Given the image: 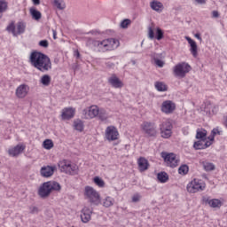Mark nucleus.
<instances>
[{
    "mask_svg": "<svg viewBox=\"0 0 227 227\" xmlns=\"http://www.w3.org/2000/svg\"><path fill=\"white\" fill-rule=\"evenodd\" d=\"M29 63L34 68H36V70L43 74L49 72V70H52L51 58L42 51H32L29 56Z\"/></svg>",
    "mask_w": 227,
    "mask_h": 227,
    "instance_id": "1",
    "label": "nucleus"
},
{
    "mask_svg": "<svg viewBox=\"0 0 227 227\" xmlns=\"http://www.w3.org/2000/svg\"><path fill=\"white\" fill-rule=\"evenodd\" d=\"M52 191H61V184L56 181L44 182L39 187L37 194L43 200H45L51 196Z\"/></svg>",
    "mask_w": 227,
    "mask_h": 227,
    "instance_id": "2",
    "label": "nucleus"
},
{
    "mask_svg": "<svg viewBox=\"0 0 227 227\" xmlns=\"http://www.w3.org/2000/svg\"><path fill=\"white\" fill-rule=\"evenodd\" d=\"M59 168L61 173H66V175H71L72 176L79 175V167L67 160L60 161Z\"/></svg>",
    "mask_w": 227,
    "mask_h": 227,
    "instance_id": "3",
    "label": "nucleus"
},
{
    "mask_svg": "<svg viewBox=\"0 0 227 227\" xmlns=\"http://www.w3.org/2000/svg\"><path fill=\"white\" fill-rule=\"evenodd\" d=\"M84 196L89 200L91 205H95L96 207L100 205V193H98V192H97L93 187L85 186Z\"/></svg>",
    "mask_w": 227,
    "mask_h": 227,
    "instance_id": "4",
    "label": "nucleus"
},
{
    "mask_svg": "<svg viewBox=\"0 0 227 227\" xmlns=\"http://www.w3.org/2000/svg\"><path fill=\"white\" fill-rule=\"evenodd\" d=\"M141 129L147 137H157L159 130L157 129V124L153 121H145L141 124Z\"/></svg>",
    "mask_w": 227,
    "mask_h": 227,
    "instance_id": "5",
    "label": "nucleus"
},
{
    "mask_svg": "<svg viewBox=\"0 0 227 227\" xmlns=\"http://www.w3.org/2000/svg\"><path fill=\"white\" fill-rule=\"evenodd\" d=\"M192 70V67H191V65H189L186 62H181L176 64L173 68V74L175 77H180V79H184L187 74H189V71Z\"/></svg>",
    "mask_w": 227,
    "mask_h": 227,
    "instance_id": "6",
    "label": "nucleus"
},
{
    "mask_svg": "<svg viewBox=\"0 0 227 227\" xmlns=\"http://www.w3.org/2000/svg\"><path fill=\"white\" fill-rule=\"evenodd\" d=\"M206 187L207 184L203 181L200 179H193L187 184L186 189L188 192L194 194L196 192H203V190L206 189Z\"/></svg>",
    "mask_w": 227,
    "mask_h": 227,
    "instance_id": "7",
    "label": "nucleus"
},
{
    "mask_svg": "<svg viewBox=\"0 0 227 227\" xmlns=\"http://www.w3.org/2000/svg\"><path fill=\"white\" fill-rule=\"evenodd\" d=\"M87 46L90 47V49H97L98 52H107V42H106V39L103 41H98L95 39H88L87 40Z\"/></svg>",
    "mask_w": 227,
    "mask_h": 227,
    "instance_id": "8",
    "label": "nucleus"
},
{
    "mask_svg": "<svg viewBox=\"0 0 227 227\" xmlns=\"http://www.w3.org/2000/svg\"><path fill=\"white\" fill-rule=\"evenodd\" d=\"M166 164L168 168H176L180 163V160L176 158V154L170 153L162 155Z\"/></svg>",
    "mask_w": 227,
    "mask_h": 227,
    "instance_id": "9",
    "label": "nucleus"
},
{
    "mask_svg": "<svg viewBox=\"0 0 227 227\" xmlns=\"http://www.w3.org/2000/svg\"><path fill=\"white\" fill-rule=\"evenodd\" d=\"M29 93V85L23 83L17 87L15 95L17 98H26Z\"/></svg>",
    "mask_w": 227,
    "mask_h": 227,
    "instance_id": "10",
    "label": "nucleus"
},
{
    "mask_svg": "<svg viewBox=\"0 0 227 227\" xmlns=\"http://www.w3.org/2000/svg\"><path fill=\"white\" fill-rule=\"evenodd\" d=\"M175 109H176V105L171 100H166L161 105V113H164L165 114H172V113L175 112Z\"/></svg>",
    "mask_w": 227,
    "mask_h": 227,
    "instance_id": "11",
    "label": "nucleus"
},
{
    "mask_svg": "<svg viewBox=\"0 0 227 227\" xmlns=\"http://www.w3.org/2000/svg\"><path fill=\"white\" fill-rule=\"evenodd\" d=\"M118 129L114 126H108L106 129V137L108 141H116L118 139Z\"/></svg>",
    "mask_w": 227,
    "mask_h": 227,
    "instance_id": "12",
    "label": "nucleus"
},
{
    "mask_svg": "<svg viewBox=\"0 0 227 227\" xmlns=\"http://www.w3.org/2000/svg\"><path fill=\"white\" fill-rule=\"evenodd\" d=\"M56 171V166H43L40 169L41 176L43 178H50V176H52L54 175V172Z\"/></svg>",
    "mask_w": 227,
    "mask_h": 227,
    "instance_id": "13",
    "label": "nucleus"
},
{
    "mask_svg": "<svg viewBox=\"0 0 227 227\" xmlns=\"http://www.w3.org/2000/svg\"><path fill=\"white\" fill-rule=\"evenodd\" d=\"M108 84L112 86V88H115L116 90L121 89L123 86V82L118 78V76L115 74H113L109 78H108Z\"/></svg>",
    "mask_w": 227,
    "mask_h": 227,
    "instance_id": "14",
    "label": "nucleus"
},
{
    "mask_svg": "<svg viewBox=\"0 0 227 227\" xmlns=\"http://www.w3.org/2000/svg\"><path fill=\"white\" fill-rule=\"evenodd\" d=\"M202 201H203V203H205V205H209V207H211V208H221V207L223 205V203L221 202V200L219 199L210 200L209 198L203 197Z\"/></svg>",
    "mask_w": 227,
    "mask_h": 227,
    "instance_id": "15",
    "label": "nucleus"
},
{
    "mask_svg": "<svg viewBox=\"0 0 227 227\" xmlns=\"http://www.w3.org/2000/svg\"><path fill=\"white\" fill-rule=\"evenodd\" d=\"M75 116V108L66 107L62 110L61 119L62 120H72Z\"/></svg>",
    "mask_w": 227,
    "mask_h": 227,
    "instance_id": "16",
    "label": "nucleus"
},
{
    "mask_svg": "<svg viewBox=\"0 0 227 227\" xmlns=\"http://www.w3.org/2000/svg\"><path fill=\"white\" fill-rule=\"evenodd\" d=\"M185 40L190 45L191 54L193 56V58H198V44L196 43V41L192 40V38L189 36H185Z\"/></svg>",
    "mask_w": 227,
    "mask_h": 227,
    "instance_id": "17",
    "label": "nucleus"
},
{
    "mask_svg": "<svg viewBox=\"0 0 227 227\" xmlns=\"http://www.w3.org/2000/svg\"><path fill=\"white\" fill-rule=\"evenodd\" d=\"M26 150V145H17L16 146L11 148L8 150L9 155L12 157H17L22 153Z\"/></svg>",
    "mask_w": 227,
    "mask_h": 227,
    "instance_id": "18",
    "label": "nucleus"
},
{
    "mask_svg": "<svg viewBox=\"0 0 227 227\" xmlns=\"http://www.w3.org/2000/svg\"><path fill=\"white\" fill-rule=\"evenodd\" d=\"M91 214H93V210H91L88 207H84L82 209V214H81V219L83 223H90L91 221Z\"/></svg>",
    "mask_w": 227,
    "mask_h": 227,
    "instance_id": "19",
    "label": "nucleus"
},
{
    "mask_svg": "<svg viewBox=\"0 0 227 227\" xmlns=\"http://www.w3.org/2000/svg\"><path fill=\"white\" fill-rule=\"evenodd\" d=\"M105 40L106 42L108 51H114V49H118V47H120V41L116 38H108Z\"/></svg>",
    "mask_w": 227,
    "mask_h": 227,
    "instance_id": "20",
    "label": "nucleus"
},
{
    "mask_svg": "<svg viewBox=\"0 0 227 227\" xmlns=\"http://www.w3.org/2000/svg\"><path fill=\"white\" fill-rule=\"evenodd\" d=\"M100 109L97 106H90L88 110H83V113H88V116L90 119L97 118L98 116Z\"/></svg>",
    "mask_w": 227,
    "mask_h": 227,
    "instance_id": "21",
    "label": "nucleus"
},
{
    "mask_svg": "<svg viewBox=\"0 0 227 227\" xmlns=\"http://www.w3.org/2000/svg\"><path fill=\"white\" fill-rule=\"evenodd\" d=\"M150 6L152 10L157 12V13H162V10H164V4L161 2L153 0L150 3Z\"/></svg>",
    "mask_w": 227,
    "mask_h": 227,
    "instance_id": "22",
    "label": "nucleus"
},
{
    "mask_svg": "<svg viewBox=\"0 0 227 227\" xmlns=\"http://www.w3.org/2000/svg\"><path fill=\"white\" fill-rule=\"evenodd\" d=\"M137 163L139 171H146V169H148V166H150L148 160H146L145 157H140Z\"/></svg>",
    "mask_w": 227,
    "mask_h": 227,
    "instance_id": "23",
    "label": "nucleus"
},
{
    "mask_svg": "<svg viewBox=\"0 0 227 227\" xmlns=\"http://www.w3.org/2000/svg\"><path fill=\"white\" fill-rule=\"evenodd\" d=\"M207 129H197L196 130V139H200V141H207Z\"/></svg>",
    "mask_w": 227,
    "mask_h": 227,
    "instance_id": "24",
    "label": "nucleus"
},
{
    "mask_svg": "<svg viewBox=\"0 0 227 227\" xmlns=\"http://www.w3.org/2000/svg\"><path fill=\"white\" fill-rule=\"evenodd\" d=\"M101 205L105 207V208H109L110 207H113L114 205V200L113 197H106L105 199L100 200Z\"/></svg>",
    "mask_w": 227,
    "mask_h": 227,
    "instance_id": "25",
    "label": "nucleus"
},
{
    "mask_svg": "<svg viewBox=\"0 0 227 227\" xmlns=\"http://www.w3.org/2000/svg\"><path fill=\"white\" fill-rule=\"evenodd\" d=\"M73 127L77 132H82L84 130V121H81V119L75 120L74 121Z\"/></svg>",
    "mask_w": 227,
    "mask_h": 227,
    "instance_id": "26",
    "label": "nucleus"
},
{
    "mask_svg": "<svg viewBox=\"0 0 227 227\" xmlns=\"http://www.w3.org/2000/svg\"><path fill=\"white\" fill-rule=\"evenodd\" d=\"M29 12H30V15H31L32 19H34V20H40V19H42V12H40V11L36 10V8L31 7L29 9Z\"/></svg>",
    "mask_w": 227,
    "mask_h": 227,
    "instance_id": "27",
    "label": "nucleus"
},
{
    "mask_svg": "<svg viewBox=\"0 0 227 227\" xmlns=\"http://www.w3.org/2000/svg\"><path fill=\"white\" fill-rule=\"evenodd\" d=\"M157 179L160 184H166V182L169 180V176L168 175L167 172L161 171L157 174Z\"/></svg>",
    "mask_w": 227,
    "mask_h": 227,
    "instance_id": "28",
    "label": "nucleus"
},
{
    "mask_svg": "<svg viewBox=\"0 0 227 227\" xmlns=\"http://www.w3.org/2000/svg\"><path fill=\"white\" fill-rule=\"evenodd\" d=\"M17 31H16V36L18 35H24L26 33V23L22 21H19L16 25Z\"/></svg>",
    "mask_w": 227,
    "mask_h": 227,
    "instance_id": "29",
    "label": "nucleus"
},
{
    "mask_svg": "<svg viewBox=\"0 0 227 227\" xmlns=\"http://www.w3.org/2000/svg\"><path fill=\"white\" fill-rule=\"evenodd\" d=\"M154 88L157 91H168V85L164 83V82H155Z\"/></svg>",
    "mask_w": 227,
    "mask_h": 227,
    "instance_id": "30",
    "label": "nucleus"
},
{
    "mask_svg": "<svg viewBox=\"0 0 227 227\" xmlns=\"http://www.w3.org/2000/svg\"><path fill=\"white\" fill-rule=\"evenodd\" d=\"M98 118L100 120V121H107L109 114H107V111H106L104 108H101L99 109Z\"/></svg>",
    "mask_w": 227,
    "mask_h": 227,
    "instance_id": "31",
    "label": "nucleus"
},
{
    "mask_svg": "<svg viewBox=\"0 0 227 227\" xmlns=\"http://www.w3.org/2000/svg\"><path fill=\"white\" fill-rule=\"evenodd\" d=\"M160 134L163 139H169L173 136V129H160Z\"/></svg>",
    "mask_w": 227,
    "mask_h": 227,
    "instance_id": "32",
    "label": "nucleus"
},
{
    "mask_svg": "<svg viewBox=\"0 0 227 227\" xmlns=\"http://www.w3.org/2000/svg\"><path fill=\"white\" fill-rule=\"evenodd\" d=\"M51 75L49 74H43L41 78H40V83L43 84V86H50L51 85Z\"/></svg>",
    "mask_w": 227,
    "mask_h": 227,
    "instance_id": "33",
    "label": "nucleus"
},
{
    "mask_svg": "<svg viewBox=\"0 0 227 227\" xmlns=\"http://www.w3.org/2000/svg\"><path fill=\"white\" fill-rule=\"evenodd\" d=\"M160 129H173V123L169 121H164L159 125Z\"/></svg>",
    "mask_w": 227,
    "mask_h": 227,
    "instance_id": "34",
    "label": "nucleus"
},
{
    "mask_svg": "<svg viewBox=\"0 0 227 227\" xmlns=\"http://www.w3.org/2000/svg\"><path fill=\"white\" fill-rule=\"evenodd\" d=\"M53 6H56L58 10H65V8H67V4L63 0H54Z\"/></svg>",
    "mask_w": 227,
    "mask_h": 227,
    "instance_id": "35",
    "label": "nucleus"
},
{
    "mask_svg": "<svg viewBox=\"0 0 227 227\" xmlns=\"http://www.w3.org/2000/svg\"><path fill=\"white\" fill-rule=\"evenodd\" d=\"M8 10V2L5 0H0V19L3 17V13Z\"/></svg>",
    "mask_w": 227,
    "mask_h": 227,
    "instance_id": "36",
    "label": "nucleus"
},
{
    "mask_svg": "<svg viewBox=\"0 0 227 227\" xmlns=\"http://www.w3.org/2000/svg\"><path fill=\"white\" fill-rule=\"evenodd\" d=\"M43 146L45 150H51V148H54V142L51 139H45L43 142Z\"/></svg>",
    "mask_w": 227,
    "mask_h": 227,
    "instance_id": "37",
    "label": "nucleus"
},
{
    "mask_svg": "<svg viewBox=\"0 0 227 227\" xmlns=\"http://www.w3.org/2000/svg\"><path fill=\"white\" fill-rule=\"evenodd\" d=\"M211 134L215 137V136H223V128L216 126L211 130Z\"/></svg>",
    "mask_w": 227,
    "mask_h": 227,
    "instance_id": "38",
    "label": "nucleus"
},
{
    "mask_svg": "<svg viewBox=\"0 0 227 227\" xmlns=\"http://www.w3.org/2000/svg\"><path fill=\"white\" fill-rule=\"evenodd\" d=\"M179 175H187L189 173V166L187 165H181L178 168Z\"/></svg>",
    "mask_w": 227,
    "mask_h": 227,
    "instance_id": "39",
    "label": "nucleus"
},
{
    "mask_svg": "<svg viewBox=\"0 0 227 227\" xmlns=\"http://www.w3.org/2000/svg\"><path fill=\"white\" fill-rule=\"evenodd\" d=\"M6 30L9 33H12L13 36H17V30H15V22H12L7 27Z\"/></svg>",
    "mask_w": 227,
    "mask_h": 227,
    "instance_id": "40",
    "label": "nucleus"
},
{
    "mask_svg": "<svg viewBox=\"0 0 227 227\" xmlns=\"http://www.w3.org/2000/svg\"><path fill=\"white\" fill-rule=\"evenodd\" d=\"M93 182L96 184V185H98V187H105L106 185V182H104L99 176L94 177Z\"/></svg>",
    "mask_w": 227,
    "mask_h": 227,
    "instance_id": "41",
    "label": "nucleus"
},
{
    "mask_svg": "<svg viewBox=\"0 0 227 227\" xmlns=\"http://www.w3.org/2000/svg\"><path fill=\"white\" fill-rule=\"evenodd\" d=\"M153 61L157 67H160V68H162L164 67V61L159 59V54L153 55Z\"/></svg>",
    "mask_w": 227,
    "mask_h": 227,
    "instance_id": "42",
    "label": "nucleus"
},
{
    "mask_svg": "<svg viewBox=\"0 0 227 227\" xmlns=\"http://www.w3.org/2000/svg\"><path fill=\"white\" fill-rule=\"evenodd\" d=\"M201 141L202 140H198V141L194 142V144H193L194 150H205L204 144Z\"/></svg>",
    "mask_w": 227,
    "mask_h": 227,
    "instance_id": "43",
    "label": "nucleus"
},
{
    "mask_svg": "<svg viewBox=\"0 0 227 227\" xmlns=\"http://www.w3.org/2000/svg\"><path fill=\"white\" fill-rule=\"evenodd\" d=\"M205 171H214L215 169V165L211 162H205L203 164Z\"/></svg>",
    "mask_w": 227,
    "mask_h": 227,
    "instance_id": "44",
    "label": "nucleus"
},
{
    "mask_svg": "<svg viewBox=\"0 0 227 227\" xmlns=\"http://www.w3.org/2000/svg\"><path fill=\"white\" fill-rule=\"evenodd\" d=\"M156 40H162L164 38V31H162V28L157 27L156 28V35H155Z\"/></svg>",
    "mask_w": 227,
    "mask_h": 227,
    "instance_id": "45",
    "label": "nucleus"
},
{
    "mask_svg": "<svg viewBox=\"0 0 227 227\" xmlns=\"http://www.w3.org/2000/svg\"><path fill=\"white\" fill-rule=\"evenodd\" d=\"M130 20L129 19H125L121 22V27L122 29H127V27H129V26H130Z\"/></svg>",
    "mask_w": 227,
    "mask_h": 227,
    "instance_id": "46",
    "label": "nucleus"
},
{
    "mask_svg": "<svg viewBox=\"0 0 227 227\" xmlns=\"http://www.w3.org/2000/svg\"><path fill=\"white\" fill-rule=\"evenodd\" d=\"M219 112V106L214 105L209 107V114H217Z\"/></svg>",
    "mask_w": 227,
    "mask_h": 227,
    "instance_id": "47",
    "label": "nucleus"
},
{
    "mask_svg": "<svg viewBox=\"0 0 227 227\" xmlns=\"http://www.w3.org/2000/svg\"><path fill=\"white\" fill-rule=\"evenodd\" d=\"M131 200L133 203H138V201H141V195L139 193H135L132 196Z\"/></svg>",
    "mask_w": 227,
    "mask_h": 227,
    "instance_id": "48",
    "label": "nucleus"
},
{
    "mask_svg": "<svg viewBox=\"0 0 227 227\" xmlns=\"http://www.w3.org/2000/svg\"><path fill=\"white\" fill-rule=\"evenodd\" d=\"M148 36L150 40H153V38H155V32L153 31V28H152V27H149L148 28Z\"/></svg>",
    "mask_w": 227,
    "mask_h": 227,
    "instance_id": "49",
    "label": "nucleus"
},
{
    "mask_svg": "<svg viewBox=\"0 0 227 227\" xmlns=\"http://www.w3.org/2000/svg\"><path fill=\"white\" fill-rule=\"evenodd\" d=\"M29 210L30 214H38L40 212V209L36 206L30 207Z\"/></svg>",
    "mask_w": 227,
    "mask_h": 227,
    "instance_id": "50",
    "label": "nucleus"
},
{
    "mask_svg": "<svg viewBox=\"0 0 227 227\" xmlns=\"http://www.w3.org/2000/svg\"><path fill=\"white\" fill-rule=\"evenodd\" d=\"M40 47H44V49H47L49 47V41L47 40H42L39 42Z\"/></svg>",
    "mask_w": 227,
    "mask_h": 227,
    "instance_id": "51",
    "label": "nucleus"
},
{
    "mask_svg": "<svg viewBox=\"0 0 227 227\" xmlns=\"http://www.w3.org/2000/svg\"><path fill=\"white\" fill-rule=\"evenodd\" d=\"M74 56L76 58V59H81V53L79 52V50H75L74 51Z\"/></svg>",
    "mask_w": 227,
    "mask_h": 227,
    "instance_id": "52",
    "label": "nucleus"
},
{
    "mask_svg": "<svg viewBox=\"0 0 227 227\" xmlns=\"http://www.w3.org/2000/svg\"><path fill=\"white\" fill-rule=\"evenodd\" d=\"M212 146V142L211 141H206L204 144V150H207V148Z\"/></svg>",
    "mask_w": 227,
    "mask_h": 227,
    "instance_id": "53",
    "label": "nucleus"
},
{
    "mask_svg": "<svg viewBox=\"0 0 227 227\" xmlns=\"http://www.w3.org/2000/svg\"><path fill=\"white\" fill-rule=\"evenodd\" d=\"M212 16H213L214 19H217L219 17V12L213 11L212 12Z\"/></svg>",
    "mask_w": 227,
    "mask_h": 227,
    "instance_id": "54",
    "label": "nucleus"
},
{
    "mask_svg": "<svg viewBox=\"0 0 227 227\" xmlns=\"http://www.w3.org/2000/svg\"><path fill=\"white\" fill-rule=\"evenodd\" d=\"M106 67L108 68H114V63H113V62H106Z\"/></svg>",
    "mask_w": 227,
    "mask_h": 227,
    "instance_id": "55",
    "label": "nucleus"
},
{
    "mask_svg": "<svg viewBox=\"0 0 227 227\" xmlns=\"http://www.w3.org/2000/svg\"><path fill=\"white\" fill-rule=\"evenodd\" d=\"M196 3H198V4H207V0H195Z\"/></svg>",
    "mask_w": 227,
    "mask_h": 227,
    "instance_id": "56",
    "label": "nucleus"
},
{
    "mask_svg": "<svg viewBox=\"0 0 227 227\" xmlns=\"http://www.w3.org/2000/svg\"><path fill=\"white\" fill-rule=\"evenodd\" d=\"M195 38H197V39H199L200 40V42H202V38H201V34H200V33H197V34H195Z\"/></svg>",
    "mask_w": 227,
    "mask_h": 227,
    "instance_id": "57",
    "label": "nucleus"
},
{
    "mask_svg": "<svg viewBox=\"0 0 227 227\" xmlns=\"http://www.w3.org/2000/svg\"><path fill=\"white\" fill-rule=\"evenodd\" d=\"M207 139L212 143L215 139V137L211 133Z\"/></svg>",
    "mask_w": 227,
    "mask_h": 227,
    "instance_id": "58",
    "label": "nucleus"
},
{
    "mask_svg": "<svg viewBox=\"0 0 227 227\" xmlns=\"http://www.w3.org/2000/svg\"><path fill=\"white\" fill-rule=\"evenodd\" d=\"M32 3L35 6H38V4H40V0H32Z\"/></svg>",
    "mask_w": 227,
    "mask_h": 227,
    "instance_id": "59",
    "label": "nucleus"
},
{
    "mask_svg": "<svg viewBox=\"0 0 227 227\" xmlns=\"http://www.w3.org/2000/svg\"><path fill=\"white\" fill-rule=\"evenodd\" d=\"M52 33H53V40H57V38H58V36H57V35H58V33L56 32V30H52Z\"/></svg>",
    "mask_w": 227,
    "mask_h": 227,
    "instance_id": "60",
    "label": "nucleus"
},
{
    "mask_svg": "<svg viewBox=\"0 0 227 227\" xmlns=\"http://www.w3.org/2000/svg\"><path fill=\"white\" fill-rule=\"evenodd\" d=\"M90 33L91 35H95V31H93V30L90 31Z\"/></svg>",
    "mask_w": 227,
    "mask_h": 227,
    "instance_id": "61",
    "label": "nucleus"
},
{
    "mask_svg": "<svg viewBox=\"0 0 227 227\" xmlns=\"http://www.w3.org/2000/svg\"><path fill=\"white\" fill-rule=\"evenodd\" d=\"M133 65H136V61H133Z\"/></svg>",
    "mask_w": 227,
    "mask_h": 227,
    "instance_id": "62",
    "label": "nucleus"
}]
</instances>
